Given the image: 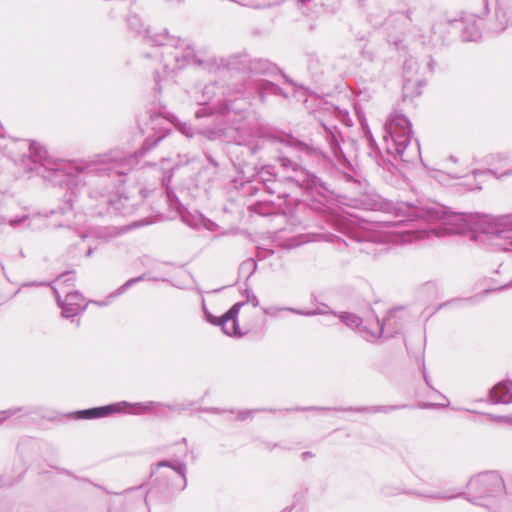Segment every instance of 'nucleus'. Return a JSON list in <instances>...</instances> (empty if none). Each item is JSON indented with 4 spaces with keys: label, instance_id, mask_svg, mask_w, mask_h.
<instances>
[{
    "label": "nucleus",
    "instance_id": "nucleus-1",
    "mask_svg": "<svg viewBox=\"0 0 512 512\" xmlns=\"http://www.w3.org/2000/svg\"><path fill=\"white\" fill-rule=\"evenodd\" d=\"M359 205L365 210L394 214V221L363 220L356 238L359 242L383 246L392 235H398L402 243L448 234H462L473 228L472 215L451 212L447 207L433 204L418 207L409 203H394L376 193L360 195ZM385 250L381 247L379 251Z\"/></svg>",
    "mask_w": 512,
    "mask_h": 512
},
{
    "label": "nucleus",
    "instance_id": "nucleus-3",
    "mask_svg": "<svg viewBox=\"0 0 512 512\" xmlns=\"http://www.w3.org/2000/svg\"><path fill=\"white\" fill-rule=\"evenodd\" d=\"M158 136L153 143L146 139L141 149L131 155H126L119 149L107 153L98 154L85 166H77V171L89 178L91 187L87 190L90 200L89 209L92 214L103 216L108 214L127 216L136 209V203L128 196L108 189L104 178L117 180L123 183V177L139 164L144 154L163 139Z\"/></svg>",
    "mask_w": 512,
    "mask_h": 512
},
{
    "label": "nucleus",
    "instance_id": "nucleus-5",
    "mask_svg": "<svg viewBox=\"0 0 512 512\" xmlns=\"http://www.w3.org/2000/svg\"><path fill=\"white\" fill-rule=\"evenodd\" d=\"M129 27L138 34L144 32L148 44L162 48L160 55L161 68H156L153 73L155 82L154 90L161 93L172 83L173 74L185 68L195 60V49L188 39L172 36L167 30L162 33H152L150 29H144L141 19L137 15L128 18Z\"/></svg>",
    "mask_w": 512,
    "mask_h": 512
},
{
    "label": "nucleus",
    "instance_id": "nucleus-46",
    "mask_svg": "<svg viewBox=\"0 0 512 512\" xmlns=\"http://www.w3.org/2000/svg\"><path fill=\"white\" fill-rule=\"evenodd\" d=\"M476 298L477 297H471V298H466V299H462L461 301H466V302H475L476 301ZM457 300H455L454 302H456Z\"/></svg>",
    "mask_w": 512,
    "mask_h": 512
},
{
    "label": "nucleus",
    "instance_id": "nucleus-8",
    "mask_svg": "<svg viewBox=\"0 0 512 512\" xmlns=\"http://www.w3.org/2000/svg\"><path fill=\"white\" fill-rule=\"evenodd\" d=\"M196 61L192 63L198 66L205 65L210 72L220 70H247L253 75L271 74L276 70V66L267 59L255 58L247 59L246 55L232 54L227 57L211 58L206 61L200 60L195 56Z\"/></svg>",
    "mask_w": 512,
    "mask_h": 512
},
{
    "label": "nucleus",
    "instance_id": "nucleus-7",
    "mask_svg": "<svg viewBox=\"0 0 512 512\" xmlns=\"http://www.w3.org/2000/svg\"><path fill=\"white\" fill-rule=\"evenodd\" d=\"M383 140L387 153L395 159L411 163L420 157V145L412 142V125L402 113L393 111L384 125Z\"/></svg>",
    "mask_w": 512,
    "mask_h": 512
},
{
    "label": "nucleus",
    "instance_id": "nucleus-17",
    "mask_svg": "<svg viewBox=\"0 0 512 512\" xmlns=\"http://www.w3.org/2000/svg\"><path fill=\"white\" fill-rule=\"evenodd\" d=\"M495 22L490 30L494 33L504 31L507 27L512 26V7L498 4L495 12Z\"/></svg>",
    "mask_w": 512,
    "mask_h": 512
},
{
    "label": "nucleus",
    "instance_id": "nucleus-28",
    "mask_svg": "<svg viewBox=\"0 0 512 512\" xmlns=\"http://www.w3.org/2000/svg\"><path fill=\"white\" fill-rule=\"evenodd\" d=\"M405 406H398V405H393V406H371V407H365V408H359V409H355V411L357 412H367V413H378V412H382V413H389V412H392V411H395V410H398V409H401V408H404Z\"/></svg>",
    "mask_w": 512,
    "mask_h": 512
},
{
    "label": "nucleus",
    "instance_id": "nucleus-42",
    "mask_svg": "<svg viewBox=\"0 0 512 512\" xmlns=\"http://www.w3.org/2000/svg\"><path fill=\"white\" fill-rule=\"evenodd\" d=\"M170 178H171V174L168 176V178H166L165 176L162 177V180H161L162 181V185L166 186L168 188V182H169Z\"/></svg>",
    "mask_w": 512,
    "mask_h": 512
},
{
    "label": "nucleus",
    "instance_id": "nucleus-35",
    "mask_svg": "<svg viewBox=\"0 0 512 512\" xmlns=\"http://www.w3.org/2000/svg\"><path fill=\"white\" fill-rule=\"evenodd\" d=\"M180 132L187 137L193 136L192 128L186 124L181 125Z\"/></svg>",
    "mask_w": 512,
    "mask_h": 512
},
{
    "label": "nucleus",
    "instance_id": "nucleus-36",
    "mask_svg": "<svg viewBox=\"0 0 512 512\" xmlns=\"http://www.w3.org/2000/svg\"><path fill=\"white\" fill-rule=\"evenodd\" d=\"M273 254V250L269 249H259L258 250V256L261 258H266L268 256H271Z\"/></svg>",
    "mask_w": 512,
    "mask_h": 512
},
{
    "label": "nucleus",
    "instance_id": "nucleus-33",
    "mask_svg": "<svg viewBox=\"0 0 512 512\" xmlns=\"http://www.w3.org/2000/svg\"><path fill=\"white\" fill-rule=\"evenodd\" d=\"M20 410H21L20 408H16V409H8L5 411H1L0 412V420H5V419L15 415Z\"/></svg>",
    "mask_w": 512,
    "mask_h": 512
},
{
    "label": "nucleus",
    "instance_id": "nucleus-11",
    "mask_svg": "<svg viewBox=\"0 0 512 512\" xmlns=\"http://www.w3.org/2000/svg\"><path fill=\"white\" fill-rule=\"evenodd\" d=\"M246 302H237L232 305L222 316H214L206 307L205 300L202 298V311L205 320L213 325L220 326L223 333L228 336L241 337L244 333L241 331L238 323V314Z\"/></svg>",
    "mask_w": 512,
    "mask_h": 512
},
{
    "label": "nucleus",
    "instance_id": "nucleus-19",
    "mask_svg": "<svg viewBox=\"0 0 512 512\" xmlns=\"http://www.w3.org/2000/svg\"><path fill=\"white\" fill-rule=\"evenodd\" d=\"M181 218L185 224L192 228H200L203 227L207 230H214L216 227V224L211 221L210 219L205 218L201 213L199 212H189L185 211L181 213Z\"/></svg>",
    "mask_w": 512,
    "mask_h": 512
},
{
    "label": "nucleus",
    "instance_id": "nucleus-29",
    "mask_svg": "<svg viewBox=\"0 0 512 512\" xmlns=\"http://www.w3.org/2000/svg\"><path fill=\"white\" fill-rule=\"evenodd\" d=\"M326 138H327V142L330 146V149H331L333 155L336 158H339L340 156H342V150H341V147H340V144H339L336 134L330 132Z\"/></svg>",
    "mask_w": 512,
    "mask_h": 512
},
{
    "label": "nucleus",
    "instance_id": "nucleus-23",
    "mask_svg": "<svg viewBox=\"0 0 512 512\" xmlns=\"http://www.w3.org/2000/svg\"><path fill=\"white\" fill-rule=\"evenodd\" d=\"M282 210L281 202H275L274 200H263L258 201L253 205V211L260 215H271L278 213Z\"/></svg>",
    "mask_w": 512,
    "mask_h": 512
},
{
    "label": "nucleus",
    "instance_id": "nucleus-13",
    "mask_svg": "<svg viewBox=\"0 0 512 512\" xmlns=\"http://www.w3.org/2000/svg\"><path fill=\"white\" fill-rule=\"evenodd\" d=\"M396 312L397 311L390 312L387 319L383 321L377 319V328L374 330H371L366 325H364L362 319L353 313L344 312L339 317L343 324L351 329H355L366 341L373 342L383 335L384 327L390 325V322L395 316Z\"/></svg>",
    "mask_w": 512,
    "mask_h": 512
},
{
    "label": "nucleus",
    "instance_id": "nucleus-30",
    "mask_svg": "<svg viewBox=\"0 0 512 512\" xmlns=\"http://www.w3.org/2000/svg\"><path fill=\"white\" fill-rule=\"evenodd\" d=\"M62 292L65 293V298H64L65 301H67L69 303H73L74 305L85 306L83 304L84 299L78 291H72V290L67 289V290H63Z\"/></svg>",
    "mask_w": 512,
    "mask_h": 512
},
{
    "label": "nucleus",
    "instance_id": "nucleus-31",
    "mask_svg": "<svg viewBox=\"0 0 512 512\" xmlns=\"http://www.w3.org/2000/svg\"><path fill=\"white\" fill-rule=\"evenodd\" d=\"M257 269V263L253 259H247L243 261L240 265V273H247V278H249Z\"/></svg>",
    "mask_w": 512,
    "mask_h": 512
},
{
    "label": "nucleus",
    "instance_id": "nucleus-51",
    "mask_svg": "<svg viewBox=\"0 0 512 512\" xmlns=\"http://www.w3.org/2000/svg\"><path fill=\"white\" fill-rule=\"evenodd\" d=\"M423 376H424V380H425L426 384H427L428 386H430L429 378L427 377V375L424 373V374H423Z\"/></svg>",
    "mask_w": 512,
    "mask_h": 512
},
{
    "label": "nucleus",
    "instance_id": "nucleus-43",
    "mask_svg": "<svg viewBox=\"0 0 512 512\" xmlns=\"http://www.w3.org/2000/svg\"><path fill=\"white\" fill-rule=\"evenodd\" d=\"M494 419H496V420H500V421H507V422L512 423V419H509V418H507V417H505V416H497V417H495Z\"/></svg>",
    "mask_w": 512,
    "mask_h": 512
},
{
    "label": "nucleus",
    "instance_id": "nucleus-22",
    "mask_svg": "<svg viewBox=\"0 0 512 512\" xmlns=\"http://www.w3.org/2000/svg\"><path fill=\"white\" fill-rule=\"evenodd\" d=\"M53 291H54V294L56 296V299H57V303L58 305L61 307L62 309V316L65 317V318H72L76 315H78L79 313H81L82 311H84L85 309V306H78V305H74L73 303H69L65 300H61L60 298V293L58 291V288L57 287H52Z\"/></svg>",
    "mask_w": 512,
    "mask_h": 512
},
{
    "label": "nucleus",
    "instance_id": "nucleus-49",
    "mask_svg": "<svg viewBox=\"0 0 512 512\" xmlns=\"http://www.w3.org/2000/svg\"><path fill=\"white\" fill-rule=\"evenodd\" d=\"M363 251H365V252H366V253H368V254H371V253L376 254V253H377V250H376V249H375V250H373V251H371V250H369L368 248H365V249H363Z\"/></svg>",
    "mask_w": 512,
    "mask_h": 512
},
{
    "label": "nucleus",
    "instance_id": "nucleus-27",
    "mask_svg": "<svg viewBox=\"0 0 512 512\" xmlns=\"http://www.w3.org/2000/svg\"><path fill=\"white\" fill-rule=\"evenodd\" d=\"M75 273L74 272H66L61 274L59 277L55 280V286L58 288V291L61 289L62 291L65 290V286H72L75 281Z\"/></svg>",
    "mask_w": 512,
    "mask_h": 512
},
{
    "label": "nucleus",
    "instance_id": "nucleus-26",
    "mask_svg": "<svg viewBox=\"0 0 512 512\" xmlns=\"http://www.w3.org/2000/svg\"><path fill=\"white\" fill-rule=\"evenodd\" d=\"M291 312L297 315L302 316H315V315H324L331 314L334 318L337 317V314L329 309V307L325 304H322L320 307L314 310H304V309H291Z\"/></svg>",
    "mask_w": 512,
    "mask_h": 512
},
{
    "label": "nucleus",
    "instance_id": "nucleus-6",
    "mask_svg": "<svg viewBox=\"0 0 512 512\" xmlns=\"http://www.w3.org/2000/svg\"><path fill=\"white\" fill-rule=\"evenodd\" d=\"M467 493L459 492L456 495H450L446 492H423L420 497L432 499H453L466 495V499L491 512H498L500 505L498 499L505 494V484L501 475L496 471L480 473L472 477L467 483Z\"/></svg>",
    "mask_w": 512,
    "mask_h": 512
},
{
    "label": "nucleus",
    "instance_id": "nucleus-20",
    "mask_svg": "<svg viewBox=\"0 0 512 512\" xmlns=\"http://www.w3.org/2000/svg\"><path fill=\"white\" fill-rule=\"evenodd\" d=\"M162 467H169L171 468L175 473H177L180 477H181V480H182V484L180 485V490H184L186 488V485H187V479H186V473H187V467L184 463H181V462H177V463H173L171 461H168V460H162L160 462H158L156 464V467L155 469H152L151 470V474H155L156 471Z\"/></svg>",
    "mask_w": 512,
    "mask_h": 512
},
{
    "label": "nucleus",
    "instance_id": "nucleus-25",
    "mask_svg": "<svg viewBox=\"0 0 512 512\" xmlns=\"http://www.w3.org/2000/svg\"><path fill=\"white\" fill-rule=\"evenodd\" d=\"M307 68L311 72L313 76H318L322 74V61L319 55L315 52H307L305 54Z\"/></svg>",
    "mask_w": 512,
    "mask_h": 512
},
{
    "label": "nucleus",
    "instance_id": "nucleus-14",
    "mask_svg": "<svg viewBox=\"0 0 512 512\" xmlns=\"http://www.w3.org/2000/svg\"><path fill=\"white\" fill-rule=\"evenodd\" d=\"M160 405H161L160 403L153 402V401H150V402H147L144 404H142V403L130 404L126 401H122V402L109 404V405H105V406L93 407V408H89V409H85V410H79V411L73 413V415L75 416L76 419H95V418L106 417V416H109L114 413H119L128 407H132L134 409H139L141 411H147L153 407L160 406Z\"/></svg>",
    "mask_w": 512,
    "mask_h": 512
},
{
    "label": "nucleus",
    "instance_id": "nucleus-41",
    "mask_svg": "<svg viewBox=\"0 0 512 512\" xmlns=\"http://www.w3.org/2000/svg\"><path fill=\"white\" fill-rule=\"evenodd\" d=\"M73 195H74V199L72 197H69L68 201L70 202V207L73 208L74 206V202L77 201V197H78V194L73 192Z\"/></svg>",
    "mask_w": 512,
    "mask_h": 512
},
{
    "label": "nucleus",
    "instance_id": "nucleus-52",
    "mask_svg": "<svg viewBox=\"0 0 512 512\" xmlns=\"http://www.w3.org/2000/svg\"><path fill=\"white\" fill-rule=\"evenodd\" d=\"M365 1H366V0H358L359 4H360L361 6H363V7L365 6Z\"/></svg>",
    "mask_w": 512,
    "mask_h": 512
},
{
    "label": "nucleus",
    "instance_id": "nucleus-10",
    "mask_svg": "<svg viewBox=\"0 0 512 512\" xmlns=\"http://www.w3.org/2000/svg\"><path fill=\"white\" fill-rule=\"evenodd\" d=\"M432 60H429L427 66L421 68L418 60L414 57H409L403 64V90L406 95L418 96L421 94V88L425 84L426 71H433Z\"/></svg>",
    "mask_w": 512,
    "mask_h": 512
},
{
    "label": "nucleus",
    "instance_id": "nucleus-53",
    "mask_svg": "<svg viewBox=\"0 0 512 512\" xmlns=\"http://www.w3.org/2000/svg\"><path fill=\"white\" fill-rule=\"evenodd\" d=\"M311 0H300V2L302 3H305V2H310ZM316 4H318L319 2L317 0H314Z\"/></svg>",
    "mask_w": 512,
    "mask_h": 512
},
{
    "label": "nucleus",
    "instance_id": "nucleus-44",
    "mask_svg": "<svg viewBox=\"0 0 512 512\" xmlns=\"http://www.w3.org/2000/svg\"><path fill=\"white\" fill-rule=\"evenodd\" d=\"M94 249H95L94 247L89 246V247H88V249H87V251H86V254H85V255H86L87 257L92 256V254H93V252H94Z\"/></svg>",
    "mask_w": 512,
    "mask_h": 512
},
{
    "label": "nucleus",
    "instance_id": "nucleus-55",
    "mask_svg": "<svg viewBox=\"0 0 512 512\" xmlns=\"http://www.w3.org/2000/svg\"><path fill=\"white\" fill-rule=\"evenodd\" d=\"M430 406H433V404H425V405H423L422 407H423V408H427V407H430Z\"/></svg>",
    "mask_w": 512,
    "mask_h": 512
},
{
    "label": "nucleus",
    "instance_id": "nucleus-38",
    "mask_svg": "<svg viewBox=\"0 0 512 512\" xmlns=\"http://www.w3.org/2000/svg\"><path fill=\"white\" fill-rule=\"evenodd\" d=\"M278 4H280V1H276V2H273V3H267V4L255 5L253 7L256 8V9H266V8H271L273 6H276Z\"/></svg>",
    "mask_w": 512,
    "mask_h": 512
},
{
    "label": "nucleus",
    "instance_id": "nucleus-12",
    "mask_svg": "<svg viewBox=\"0 0 512 512\" xmlns=\"http://www.w3.org/2000/svg\"><path fill=\"white\" fill-rule=\"evenodd\" d=\"M484 232L491 237L494 245L503 250L512 249V213L490 218Z\"/></svg>",
    "mask_w": 512,
    "mask_h": 512
},
{
    "label": "nucleus",
    "instance_id": "nucleus-9",
    "mask_svg": "<svg viewBox=\"0 0 512 512\" xmlns=\"http://www.w3.org/2000/svg\"><path fill=\"white\" fill-rule=\"evenodd\" d=\"M29 156H23V163L27 165L28 172H36L42 175L43 178L53 180L52 174L58 176L62 175L64 163L62 161L51 158L45 146L36 141H31L28 144Z\"/></svg>",
    "mask_w": 512,
    "mask_h": 512
},
{
    "label": "nucleus",
    "instance_id": "nucleus-37",
    "mask_svg": "<svg viewBox=\"0 0 512 512\" xmlns=\"http://www.w3.org/2000/svg\"><path fill=\"white\" fill-rule=\"evenodd\" d=\"M255 411H251V410H245V411H241L239 412L238 414V418L240 420H245L247 419L248 417H250Z\"/></svg>",
    "mask_w": 512,
    "mask_h": 512
},
{
    "label": "nucleus",
    "instance_id": "nucleus-54",
    "mask_svg": "<svg viewBox=\"0 0 512 512\" xmlns=\"http://www.w3.org/2000/svg\"><path fill=\"white\" fill-rule=\"evenodd\" d=\"M490 292H491V290H488V289H487V290L483 291L482 295H483V296H485V295H487V294H488V293H490Z\"/></svg>",
    "mask_w": 512,
    "mask_h": 512
},
{
    "label": "nucleus",
    "instance_id": "nucleus-2",
    "mask_svg": "<svg viewBox=\"0 0 512 512\" xmlns=\"http://www.w3.org/2000/svg\"><path fill=\"white\" fill-rule=\"evenodd\" d=\"M267 141L277 149L275 160L284 174L278 179L272 166H263L259 170L257 181L269 194L276 195L278 200L287 198L294 189L315 193L324 199L333 194L330 185L308 168L313 162L325 161L318 148L290 135L269 137Z\"/></svg>",
    "mask_w": 512,
    "mask_h": 512
},
{
    "label": "nucleus",
    "instance_id": "nucleus-47",
    "mask_svg": "<svg viewBox=\"0 0 512 512\" xmlns=\"http://www.w3.org/2000/svg\"><path fill=\"white\" fill-rule=\"evenodd\" d=\"M302 457H303V459H306L307 457H312V453L311 452H304L302 454Z\"/></svg>",
    "mask_w": 512,
    "mask_h": 512
},
{
    "label": "nucleus",
    "instance_id": "nucleus-16",
    "mask_svg": "<svg viewBox=\"0 0 512 512\" xmlns=\"http://www.w3.org/2000/svg\"><path fill=\"white\" fill-rule=\"evenodd\" d=\"M479 19L475 15H467L461 19H454L450 24L461 31L463 41H476L481 37Z\"/></svg>",
    "mask_w": 512,
    "mask_h": 512
},
{
    "label": "nucleus",
    "instance_id": "nucleus-39",
    "mask_svg": "<svg viewBox=\"0 0 512 512\" xmlns=\"http://www.w3.org/2000/svg\"><path fill=\"white\" fill-rule=\"evenodd\" d=\"M248 302H250L253 305V307H258V305H259V300L255 295H252V297H249Z\"/></svg>",
    "mask_w": 512,
    "mask_h": 512
},
{
    "label": "nucleus",
    "instance_id": "nucleus-18",
    "mask_svg": "<svg viewBox=\"0 0 512 512\" xmlns=\"http://www.w3.org/2000/svg\"><path fill=\"white\" fill-rule=\"evenodd\" d=\"M490 398L494 403L508 404L512 402V380L499 382L490 390Z\"/></svg>",
    "mask_w": 512,
    "mask_h": 512
},
{
    "label": "nucleus",
    "instance_id": "nucleus-15",
    "mask_svg": "<svg viewBox=\"0 0 512 512\" xmlns=\"http://www.w3.org/2000/svg\"><path fill=\"white\" fill-rule=\"evenodd\" d=\"M248 89L254 90L257 93L261 103H266L270 95L288 98V94L280 86L265 79L245 81L244 90Z\"/></svg>",
    "mask_w": 512,
    "mask_h": 512
},
{
    "label": "nucleus",
    "instance_id": "nucleus-24",
    "mask_svg": "<svg viewBox=\"0 0 512 512\" xmlns=\"http://www.w3.org/2000/svg\"><path fill=\"white\" fill-rule=\"evenodd\" d=\"M119 234V231L116 228H110V227H104L99 228L93 232H90L89 234H82L80 236V241L83 242L86 238L94 237L96 239H99L103 242H108L112 238L116 237Z\"/></svg>",
    "mask_w": 512,
    "mask_h": 512
},
{
    "label": "nucleus",
    "instance_id": "nucleus-56",
    "mask_svg": "<svg viewBox=\"0 0 512 512\" xmlns=\"http://www.w3.org/2000/svg\"><path fill=\"white\" fill-rule=\"evenodd\" d=\"M209 161H210L214 166H216V165H217V163H216V162H214V160H213V159H209Z\"/></svg>",
    "mask_w": 512,
    "mask_h": 512
},
{
    "label": "nucleus",
    "instance_id": "nucleus-45",
    "mask_svg": "<svg viewBox=\"0 0 512 512\" xmlns=\"http://www.w3.org/2000/svg\"><path fill=\"white\" fill-rule=\"evenodd\" d=\"M311 409H317L321 411H331V408L311 407ZM303 410H310V408H304Z\"/></svg>",
    "mask_w": 512,
    "mask_h": 512
},
{
    "label": "nucleus",
    "instance_id": "nucleus-50",
    "mask_svg": "<svg viewBox=\"0 0 512 512\" xmlns=\"http://www.w3.org/2000/svg\"><path fill=\"white\" fill-rule=\"evenodd\" d=\"M258 149H259L258 145H254L251 147L252 153H256Z\"/></svg>",
    "mask_w": 512,
    "mask_h": 512
},
{
    "label": "nucleus",
    "instance_id": "nucleus-21",
    "mask_svg": "<svg viewBox=\"0 0 512 512\" xmlns=\"http://www.w3.org/2000/svg\"><path fill=\"white\" fill-rule=\"evenodd\" d=\"M144 279V275L134 277L126 281L123 285H121L119 288H117L115 291L110 293L107 298L103 301H94L93 303L103 307L109 305L112 300L122 294H124L129 288H131L133 285L137 284L138 282L142 281Z\"/></svg>",
    "mask_w": 512,
    "mask_h": 512
},
{
    "label": "nucleus",
    "instance_id": "nucleus-34",
    "mask_svg": "<svg viewBox=\"0 0 512 512\" xmlns=\"http://www.w3.org/2000/svg\"><path fill=\"white\" fill-rule=\"evenodd\" d=\"M27 219V216H21V217H15L9 220V225L12 227H17L22 222H24Z\"/></svg>",
    "mask_w": 512,
    "mask_h": 512
},
{
    "label": "nucleus",
    "instance_id": "nucleus-40",
    "mask_svg": "<svg viewBox=\"0 0 512 512\" xmlns=\"http://www.w3.org/2000/svg\"><path fill=\"white\" fill-rule=\"evenodd\" d=\"M45 285H48L47 282H30V283H27V284H24V286H45Z\"/></svg>",
    "mask_w": 512,
    "mask_h": 512
},
{
    "label": "nucleus",
    "instance_id": "nucleus-32",
    "mask_svg": "<svg viewBox=\"0 0 512 512\" xmlns=\"http://www.w3.org/2000/svg\"><path fill=\"white\" fill-rule=\"evenodd\" d=\"M292 307H278V306H270L263 308V313L267 316H270L272 318H277L279 316V313L282 311H289L291 312Z\"/></svg>",
    "mask_w": 512,
    "mask_h": 512
},
{
    "label": "nucleus",
    "instance_id": "nucleus-4",
    "mask_svg": "<svg viewBox=\"0 0 512 512\" xmlns=\"http://www.w3.org/2000/svg\"><path fill=\"white\" fill-rule=\"evenodd\" d=\"M220 112L226 120L232 123L235 131L234 141L238 145H251L252 139L257 133L255 117L249 111L250 102L246 98H231L230 92H226L217 83L205 85L201 91L195 89L193 98L200 107L195 111V117L201 118L211 114L216 105L211 102L216 98Z\"/></svg>",
    "mask_w": 512,
    "mask_h": 512
},
{
    "label": "nucleus",
    "instance_id": "nucleus-48",
    "mask_svg": "<svg viewBox=\"0 0 512 512\" xmlns=\"http://www.w3.org/2000/svg\"><path fill=\"white\" fill-rule=\"evenodd\" d=\"M294 505L284 508L281 512H291Z\"/></svg>",
    "mask_w": 512,
    "mask_h": 512
},
{
    "label": "nucleus",
    "instance_id": "nucleus-57",
    "mask_svg": "<svg viewBox=\"0 0 512 512\" xmlns=\"http://www.w3.org/2000/svg\"><path fill=\"white\" fill-rule=\"evenodd\" d=\"M508 286L512 287V281L508 285H504L502 288H506Z\"/></svg>",
    "mask_w": 512,
    "mask_h": 512
}]
</instances>
